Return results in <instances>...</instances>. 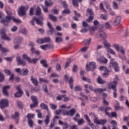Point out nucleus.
Returning <instances> with one entry per match:
<instances>
[{
  "instance_id": "obj_24",
  "label": "nucleus",
  "mask_w": 129,
  "mask_h": 129,
  "mask_svg": "<svg viewBox=\"0 0 129 129\" xmlns=\"http://www.w3.org/2000/svg\"><path fill=\"white\" fill-rule=\"evenodd\" d=\"M31 81H32V83H33V84L35 85V86H38V84H39V83H38V81L37 80V79L34 78V77L33 76H31Z\"/></svg>"
},
{
  "instance_id": "obj_4",
  "label": "nucleus",
  "mask_w": 129,
  "mask_h": 129,
  "mask_svg": "<svg viewBox=\"0 0 129 129\" xmlns=\"http://www.w3.org/2000/svg\"><path fill=\"white\" fill-rule=\"evenodd\" d=\"M9 107V100L7 99H2L0 100V108L5 109L6 107Z\"/></svg>"
},
{
  "instance_id": "obj_10",
  "label": "nucleus",
  "mask_w": 129,
  "mask_h": 129,
  "mask_svg": "<svg viewBox=\"0 0 129 129\" xmlns=\"http://www.w3.org/2000/svg\"><path fill=\"white\" fill-rule=\"evenodd\" d=\"M27 10H26V7L25 6H21L19 8L18 11V15L20 17H23V16H25L27 15Z\"/></svg>"
},
{
  "instance_id": "obj_8",
  "label": "nucleus",
  "mask_w": 129,
  "mask_h": 129,
  "mask_svg": "<svg viewBox=\"0 0 129 129\" xmlns=\"http://www.w3.org/2000/svg\"><path fill=\"white\" fill-rule=\"evenodd\" d=\"M118 76L117 75H115V78L113 79V81L109 83L108 85V88L110 89V87L112 86H115L116 87L117 85V81H118Z\"/></svg>"
},
{
  "instance_id": "obj_45",
  "label": "nucleus",
  "mask_w": 129,
  "mask_h": 129,
  "mask_svg": "<svg viewBox=\"0 0 129 129\" xmlns=\"http://www.w3.org/2000/svg\"><path fill=\"white\" fill-rule=\"evenodd\" d=\"M43 41H44V43H50L51 38L50 37H44L43 38Z\"/></svg>"
},
{
  "instance_id": "obj_59",
  "label": "nucleus",
  "mask_w": 129,
  "mask_h": 129,
  "mask_svg": "<svg viewBox=\"0 0 129 129\" xmlns=\"http://www.w3.org/2000/svg\"><path fill=\"white\" fill-rule=\"evenodd\" d=\"M46 48L48 49H54V45L51 44H45Z\"/></svg>"
},
{
  "instance_id": "obj_62",
  "label": "nucleus",
  "mask_w": 129,
  "mask_h": 129,
  "mask_svg": "<svg viewBox=\"0 0 129 129\" xmlns=\"http://www.w3.org/2000/svg\"><path fill=\"white\" fill-rule=\"evenodd\" d=\"M116 116H117V114L115 112H112L110 114V117H116Z\"/></svg>"
},
{
  "instance_id": "obj_54",
  "label": "nucleus",
  "mask_w": 129,
  "mask_h": 129,
  "mask_svg": "<svg viewBox=\"0 0 129 129\" xmlns=\"http://www.w3.org/2000/svg\"><path fill=\"white\" fill-rule=\"evenodd\" d=\"M23 70L21 69V68H16L15 69V72H16V73H19V74H20L21 75V73H22V71Z\"/></svg>"
},
{
  "instance_id": "obj_42",
  "label": "nucleus",
  "mask_w": 129,
  "mask_h": 129,
  "mask_svg": "<svg viewBox=\"0 0 129 129\" xmlns=\"http://www.w3.org/2000/svg\"><path fill=\"white\" fill-rule=\"evenodd\" d=\"M112 4H113V8L114 10H117L118 9V4H117V3L114 1L113 2Z\"/></svg>"
},
{
  "instance_id": "obj_20",
  "label": "nucleus",
  "mask_w": 129,
  "mask_h": 129,
  "mask_svg": "<svg viewBox=\"0 0 129 129\" xmlns=\"http://www.w3.org/2000/svg\"><path fill=\"white\" fill-rule=\"evenodd\" d=\"M112 89L113 91H114V92H113V97L114 98H116V97H117V94L116 93V91L117 90V88H116V86H112V87H110V88Z\"/></svg>"
},
{
  "instance_id": "obj_61",
  "label": "nucleus",
  "mask_w": 129,
  "mask_h": 129,
  "mask_svg": "<svg viewBox=\"0 0 129 129\" xmlns=\"http://www.w3.org/2000/svg\"><path fill=\"white\" fill-rule=\"evenodd\" d=\"M56 69L57 70V71H61V65H60V64L57 63L56 65Z\"/></svg>"
},
{
  "instance_id": "obj_41",
  "label": "nucleus",
  "mask_w": 129,
  "mask_h": 129,
  "mask_svg": "<svg viewBox=\"0 0 129 129\" xmlns=\"http://www.w3.org/2000/svg\"><path fill=\"white\" fill-rule=\"evenodd\" d=\"M3 81H5V75L0 71V82H3Z\"/></svg>"
},
{
  "instance_id": "obj_63",
  "label": "nucleus",
  "mask_w": 129,
  "mask_h": 129,
  "mask_svg": "<svg viewBox=\"0 0 129 129\" xmlns=\"http://www.w3.org/2000/svg\"><path fill=\"white\" fill-rule=\"evenodd\" d=\"M0 50L3 53H6V52H9V51H10L9 49H8L5 47H2Z\"/></svg>"
},
{
  "instance_id": "obj_19",
  "label": "nucleus",
  "mask_w": 129,
  "mask_h": 129,
  "mask_svg": "<svg viewBox=\"0 0 129 129\" xmlns=\"http://www.w3.org/2000/svg\"><path fill=\"white\" fill-rule=\"evenodd\" d=\"M22 58L24 59V60H26L27 62H29V63L32 62V59H31V57H29V56H28L26 53H24L22 55Z\"/></svg>"
},
{
  "instance_id": "obj_49",
  "label": "nucleus",
  "mask_w": 129,
  "mask_h": 129,
  "mask_svg": "<svg viewBox=\"0 0 129 129\" xmlns=\"http://www.w3.org/2000/svg\"><path fill=\"white\" fill-rule=\"evenodd\" d=\"M49 1H52V0H49ZM45 5L46 7H50V6H52V5H53V2H49L47 1V0H46V1L45 2Z\"/></svg>"
},
{
  "instance_id": "obj_29",
  "label": "nucleus",
  "mask_w": 129,
  "mask_h": 129,
  "mask_svg": "<svg viewBox=\"0 0 129 129\" xmlns=\"http://www.w3.org/2000/svg\"><path fill=\"white\" fill-rule=\"evenodd\" d=\"M1 36V38L3 40H7V41H11V38L10 37H9V36H8V35H7V34H3Z\"/></svg>"
},
{
  "instance_id": "obj_39",
  "label": "nucleus",
  "mask_w": 129,
  "mask_h": 129,
  "mask_svg": "<svg viewBox=\"0 0 129 129\" xmlns=\"http://www.w3.org/2000/svg\"><path fill=\"white\" fill-rule=\"evenodd\" d=\"M82 80H83L84 81H86L87 82H88V83H92V82H91V79H90V78H87L85 77H83Z\"/></svg>"
},
{
  "instance_id": "obj_51",
  "label": "nucleus",
  "mask_w": 129,
  "mask_h": 129,
  "mask_svg": "<svg viewBox=\"0 0 129 129\" xmlns=\"http://www.w3.org/2000/svg\"><path fill=\"white\" fill-rule=\"evenodd\" d=\"M54 32V28L51 27L49 28V30L47 31L48 35H53V32Z\"/></svg>"
},
{
  "instance_id": "obj_6",
  "label": "nucleus",
  "mask_w": 129,
  "mask_h": 129,
  "mask_svg": "<svg viewBox=\"0 0 129 129\" xmlns=\"http://www.w3.org/2000/svg\"><path fill=\"white\" fill-rule=\"evenodd\" d=\"M112 46L117 52H120L122 55H124V54H125V50H124V49H123L122 46H119V45L117 44H114Z\"/></svg>"
},
{
  "instance_id": "obj_12",
  "label": "nucleus",
  "mask_w": 129,
  "mask_h": 129,
  "mask_svg": "<svg viewBox=\"0 0 129 129\" xmlns=\"http://www.w3.org/2000/svg\"><path fill=\"white\" fill-rule=\"evenodd\" d=\"M16 61L17 62V65L18 66H20L21 65V66H23V67L26 66L27 63L24 60V59H22L21 58V57L17 56L16 57Z\"/></svg>"
},
{
  "instance_id": "obj_27",
  "label": "nucleus",
  "mask_w": 129,
  "mask_h": 129,
  "mask_svg": "<svg viewBox=\"0 0 129 129\" xmlns=\"http://www.w3.org/2000/svg\"><path fill=\"white\" fill-rule=\"evenodd\" d=\"M40 107L42 109H45L47 111H49V108H48V106L46 105V104L42 103L40 104Z\"/></svg>"
},
{
  "instance_id": "obj_33",
  "label": "nucleus",
  "mask_w": 129,
  "mask_h": 129,
  "mask_svg": "<svg viewBox=\"0 0 129 129\" xmlns=\"http://www.w3.org/2000/svg\"><path fill=\"white\" fill-rule=\"evenodd\" d=\"M49 18L53 22H57V17L51 14L48 15Z\"/></svg>"
},
{
  "instance_id": "obj_26",
  "label": "nucleus",
  "mask_w": 129,
  "mask_h": 129,
  "mask_svg": "<svg viewBox=\"0 0 129 129\" xmlns=\"http://www.w3.org/2000/svg\"><path fill=\"white\" fill-rule=\"evenodd\" d=\"M92 40V39H91V38H89L87 39H85L84 41L85 45L89 46V45H90V44H91Z\"/></svg>"
},
{
  "instance_id": "obj_34",
  "label": "nucleus",
  "mask_w": 129,
  "mask_h": 129,
  "mask_svg": "<svg viewBox=\"0 0 129 129\" xmlns=\"http://www.w3.org/2000/svg\"><path fill=\"white\" fill-rule=\"evenodd\" d=\"M111 109V108L109 107H106V108H105V114L106 115H108L109 117H110V113H108V111H109V110H110Z\"/></svg>"
},
{
  "instance_id": "obj_9",
  "label": "nucleus",
  "mask_w": 129,
  "mask_h": 129,
  "mask_svg": "<svg viewBox=\"0 0 129 129\" xmlns=\"http://www.w3.org/2000/svg\"><path fill=\"white\" fill-rule=\"evenodd\" d=\"M34 21L36 22V24L39 25V26H43L44 25L43 21L40 20V19L37 17H33L32 20L30 21V23H31L32 26H35V22H34Z\"/></svg>"
},
{
  "instance_id": "obj_15",
  "label": "nucleus",
  "mask_w": 129,
  "mask_h": 129,
  "mask_svg": "<svg viewBox=\"0 0 129 129\" xmlns=\"http://www.w3.org/2000/svg\"><path fill=\"white\" fill-rule=\"evenodd\" d=\"M97 36H99L103 40L106 39L107 35L105 32L102 30H99L97 33Z\"/></svg>"
},
{
  "instance_id": "obj_55",
  "label": "nucleus",
  "mask_w": 129,
  "mask_h": 129,
  "mask_svg": "<svg viewBox=\"0 0 129 129\" xmlns=\"http://www.w3.org/2000/svg\"><path fill=\"white\" fill-rule=\"evenodd\" d=\"M34 116H35V114L28 113L27 114V117L28 119H31V118H33Z\"/></svg>"
},
{
  "instance_id": "obj_58",
  "label": "nucleus",
  "mask_w": 129,
  "mask_h": 129,
  "mask_svg": "<svg viewBox=\"0 0 129 129\" xmlns=\"http://www.w3.org/2000/svg\"><path fill=\"white\" fill-rule=\"evenodd\" d=\"M43 91H44L45 93H48L49 90L48 89V87L47 85L43 86Z\"/></svg>"
},
{
  "instance_id": "obj_35",
  "label": "nucleus",
  "mask_w": 129,
  "mask_h": 129,
  "mask_svg": "<svg viewBox=\"0 0 129 129\" xmlns=\"http://www.w3.org/2000/svg\"><path fill=\"white\" fill-rule=\"evenodd\" d=\"M40 63L43 64V67L48 68V64H47V60L43 59L40 61Z\"/></svg>"
},
{
  "instance_id": "obj_37",
  "label": "nucleus",
  "mask_w": 129,
  "mask_h": 129,
  "mask_svg": "<svg viewBox=\"0 0 129 129\" xmlns=\"http://www.w3.org/2000/svg\"><path fill=\"white\" fill-rule=\"evenodd\" d=\"M84 122H85V121H84V119H83V118H81L80 120H77L78 125H82L83 123H84Z\"/></svg>"
},
{
  "instance_id": "obj_38",
  "label": "nucleus",
  "mask_w": 129,
  "mask_h": 129,
  "mask_svg": "<svg viewBox=\"0 0 129 129\" xmlns=\"http://www.w3.org/2000/svg\"><path fill=\"white\" fill-rule=\"evenodd\" d=\"M73 5L76 8H78L79 7V5L78 4V1L77 0H72Z\"/></svg>"
},
{
  "instance_id": "obj_7",
  "label": "nucleus",
  "mask_w": 129,
  "mask_h": 129,
  "mask_svg": "<svg viewBox=\"0 0 129 129\" xmlns=\"http://www.w3.org/2000/svg\"><path fill=\"white\" fill-rule=\"evenodd\" d=\"M96 68V64L95 62H91L89 63V66L88 67V64H87L86 69L87 71H94Z\"/></svg>"
},
{
  "instance_id": "obj_28",
  "label": "nucleus",
  "mask_w": 129,
  "mask_h": 129,
  "mask_svg": "<svg viewBox=\"0 0 129 129\" xmlns=\"http://www.w3.org/2000/svg\"><path fill=\"white\" fill-rule=\"evenodd\" d=\"M45 122L46 125H48L50 122V115H47L46 116V118L44 121Z\"/></svg>"
},
{
  "instance_id": "obj_16",
  "label": "nucleus",
  "mask_w": 129,
  "mask_h": 129,
  "mask_svg": "<svg viewBox=\"0 0 129 129\" xmlns=\"http://www.w3.org/2000/svg\"><path fill=\"white\" fill-rule=\"evenodd\" d=\"M120 22H121V17L118 16L116 17L114 21V26H117L120 24Z\"/></svg>"
},
{
  "instance_id": "obj_2",
  "label": "nucleus",
  "mask_w": 129,
  "mask_h": 129,
  "mask_svg": "<svg viewBox=\"0 0 129 129\" xmlns=\"http://www.w3.org/2000/svg\"><path fill=\"white\" fill-rule=\"evenodd\" d=\"M13 20V22L17 23V24H21L22 21L19 19H17L13 16H7L5 19L1 20V23L4 25V26H8L9 23L11 22V20Z\"/></svg>"
},
{
  "instance_id": "obj_53",
  "label": "nucleus",
  "mask_w": 129,
  "mask_h": 129,
  "mask_svg": "<svg viewBox=\"0 0 129 129\" xmlns=\"http://www.w3.org/2000/svg\"><path fill=\"white\" fill-rule=\"evenodd\" d=\"M36 112H37V113H38L37 115L38 118H42V113L41 112V110H37Z\"/></svg>"
},
{
  "instance_id": "obj_13",
  "label": "nucleus",
  "mask_w": 129,
  "mask_h": 129,
  "mask_svg": "<svg viewBox=\"0 0 129 129\" xmlns=\"http://www.w3.org/2000/svg\"><path fill=\"white\" fill-rule=\"evenodd\" d=\"M12 118L15 120L17 124H19V121L20 120V113L18 111L15 112L14 114L12 115Z\"/></svg>"
},
{
  "instance_id": "obj_52",
  "label": "nucleus",
  "mask_w": 129,
  "mask_h": 129,
  "mask_svg": "<svg viewBox=\"0 0 129 129\" xmlns=\"http://www.w3.org/2000/svg\"><path fill=\"white\" fill-rule=\"evenodd\" d=\"M55 41L56 43H61L63 42V39L61 37H56Z\"/></svg>"
},
{
  "instance_id": "obj_23",
  "label": "nucleus",
  "mask_w": 129,
  "mask_h": 129,
  "mask_svg": "<svg viewBox=\"0 0 129 129\" xmlns=\"http://www.w3.org/2000/svg\"><path fill=\"white\" fill-rule=\"evenodd\" d=\"M69 116H74L75 115V113H76V109L75 108H73L69 111Z\"/></svg>"
},
{
  "instance_id": "obj_64",
  "label": "nucleus",
  "mask_w": 129,
  "mask_h": 129,
  "mask_svg": "<svg viewBox=\"0 0 129 129\" xmlns=\"http://www.w3.org/2000/svg\"><path fill=\"white\" fill-rule=\"evenodd\" d=\"M62 14H70V10H69V9H66V10L62 11Z\"/></svg>"
},
{
  "instance_id": "obj_57",
  "label": "nucleus",
  "mask_w": 129,
  "mask_h": 129,
  "mask_svg": "<svg viewBox=\"0 0 129 129\" xmlns=\"http://www.w3.org/2000/svg\"><path fill=\"white\" fill-rule=\"evenodd\" d=\"M61 112L63 115H69V111L67 110H62Z\"/></svg>"
},
{
  "instance_id": "obj_21",
  "label": "nucleus",
  "mask_w": 129,
  "mask_h": 129,
  "mask_svg": "<svg viewBox=\"0 0 129 129\" xmlns=\"http://www.w3.org/2000/svg\"><path fill=\"white\" fill-rule=\"evenodd\" d=\"M103 91H106V88H97V89H95V93H102V92H103Z\"/></svg>"
},
{
  "instance_id": "obj_22",
  "label": "nucleus",
  "mask_w": 129,
  "mask_h": 129,
  "mask_svg": "<svg viewBox=\"0 0 129 129\" xmlns=\"http://www.w3.org/2000/svg\"><path fill=\"white\" fill-rule=\"evenodd\" d=\"M36 16H41L42 15V10L40 7H37V9L35 11Z\"/></svg>"
},
{
  "instance_id": "obj_32",
  "label": "nucleus",
  "mask_w": 129,
  "mask_h": 129,
  "mask_svg": "<svg viewBox=\"0 0 129 129\" xmlns=\"http://www.w3.org/2000/svg\"><path fill=\"white\" fill-rule=\"evenodd\" d=\"M110 123L112 124V128L117 129V127L116 126V125H117V123L116 122V121L112 120Z\"/></svg>"
},
{
  "instance_id": "obj_50",
  "label": "nucleus",
  "mask_w": 129,
  "mask_h": 129,
  "mask_svg": "<svg viewBox=\"0 0 129 129\" xmlns=\"http://www.w3.org/2000/svg\"><path fill=\"white\" fill-rule=\"evenodd\" d=\"M87 13L88 14H89L90 16L93 15V11L90 8H88L87 9Z\"/></svg>"
},
{
  "instance_id": "obj_40",
  "label": "nucleus",
  "mask_w": 129,
  "mask_h": 129,
  "mask_svg": "<svg viewBox=\"0 0 129 129\" xmlns=\"http://www.w3.org/2000/svg\"><path fill=\"white\" fill-rule=\"evenodd\" d=\"M4 72H5V74L8 76H10V75L12 74V72H11L10 70L5 69L4 70Z\"/></svg>"
},
{
  "instance_id": "obj_3",
  "label": "nucleus",
  "mask_w": 129,
  "mask_h": 129,
  "mask_svg": "<svg viewBox=\"0 0 129 129\" xmlns=\"http://www.w3.org/2000/svg\"><path fill=\"white\" fill-rule=\"evenodd\" d=\"M104 46L105 48H106V51L108 53H110V54H112V55H116L115 51L113 50V49L110 48V47H111V45H110V44L108 43V42L106 40H104Z\"/></svg>"
},
{
  "instance_id": "obj_43",
  "label": "nucleus",
  "mask_w": 129,
  "mask_h": 129,
  "mask_svg": "<svg viewBox=\"0 0 129 129\" xmlns=\"http://www.w3.org/2000/svg\"><path fill=\"white\" fill-rule=\"evenodd\" d=\"M38 102H33V103L30 105L31 108H35V107H37L38 106Z\"/></svg>"
},
{
  "instance_id": "obj_46",
  "label": "nucleus",
  "mask_w": 129,
  "mask_h": 129,
  "mask_svg": "<svg viewBox=\"0 0 129 129\" xmlns=\"http://www.w3.org/2000/svg\"><path fill=\"white\" fill-rule=\"evenodd\" d=\"M79 117H80V114L79 113H77L75 116L73 118V119L75 121H78Z\"/></svg>"
},
{
  "instance_id": "obj_25",
  "label": "nucleus",
  "mask_w": 129,
  "mask_h": 129,
  "mask_svg": "<svg viewBox=\"0 0 129 129\" xmlns=\"http://www.w3.org/2000/svg\"><path fill=\"white\" fill-rule=\"evenodd\" d=\"M29 74V70L26 69L25 70L22 69V73H21V75L22 76H26Z\"/></svg>"
},
{
  "instance_id": "obj_31",
  "label": "nucleus",
  "mask_w": 129,
  "mask_h": 129,
  "mask_svg": "<svg viewBox=\"0 0 129 129\" xmlns=\"http://www.w3.org/2000/svg\"><path fill=\"white\" fill-rule=\"evenodd\" d=\"M97 81L99 83V84H103L106 82L105 81H103L102 78H101V77H99L97 78Z\"/></svg>"
},
{
  "instance_id": "obj_18",
  "label": "nucleus",
  "mask_w": 129,
  "mask_h": 129,
  "mask_svg": "<svg viewBox=\"0 0 129 129\" xmlns=\"http://www.w3.org/2000/svg\"><path fill=\"white\" fill-rule=\"evenodd\" d=\"M58 123L60 125H62L63 129L68 128V123H67V122H63V121H62V120H59L58 121Z\"/></svg>"
},
{
  "instance_id": "obj_11",
  "label": "nucleus",
  "mask_w": 129,
  "mask_h": 129,
  "mask_svg": "<svg viewBox=\"0 0 129 129\" xmlns=\"http://www.w3.org/2000/svg\"><path fill=\"white\" fill-rule=\"evenodd\" d=\"M94 122L96 123V124L104 125V124L107 122V120L106 119L98 120V118L95 117V118L94 119Z\"/></svg>"
},
{
  "instance_id": "obj_17",
  "label": "nucleus",
  "mask_w": 129,
  "mask_h": 129,
  "mask_svg": "<svg viewBox=\"0 0 129 129\" xmlns=\"http://www.w3.org/2000/svg\"><path fill=\"white\" fill-rule=\"evenodd\" d=\"M97 61L100 63H104V64H106V63L108 62L107 59L105 58L103 56H102L100 58H97Z\"/></svg>"
},
{
  "instance_id": "obj_47",
  "label": "nucleus",
  "mask_w": 129,
  "mask_h": 129,
  "mask_svg": "<svg viewBox=\"0 0 129 129\" xmlns=\"http://www.w3.org/2000/svg\"><path fill=\"white\" fill-rule=\"evenodd\" d=\"M17 105L19 107V108H23L24 106V104H23V103L20 101H17Z\"/></svg>"
},
{
  "instance_id": "obj_1",
  "label": "nucleus",
  "mask_w": 129,
  "mask_h": 129,
  "mask_svg": "<svg viewBox=\"0 0 129 129\" xmlns=\"http://www.w3.org/2000/svg\"><path fill=\"white\" fill-rule=\"evenodd\" d=\"M114 59H111L110 62L109 64L108 70L107 68L104 67L103 71H107L108 72H111L112 68L114 69L115 72H119V66H118V63L116 61H113Z\"/></svg>"
},
{
  "instance_id": "obj_60",
  "label": "nucleus",
  "mask_w": 129,
  "mask_h": 129,
  "mask_svg": "<svg viewBox=\"0 0 129 129\" xmlns=\"http://www.w3.org/2000/svg\"><path fill=\"white\" fill-rule=\"evenodd\" d=\"M31 100L33 102H38V100L37 99V97L35 96H32L31 97Z\"/></svg>"
},
{
  "instance_id": "obj_56",
  "label": "nucleus",
  "mask_w": 129,
  "mask_h": 129,
  "mask_svg": "<svg viewBox=\"0 0 129 129\" xmlns=\"http://www.w3.org/2000/svg\"><path fill=\"white\" fill-rule=\"evenodd\" d=\"M71 63V60L68 59L67 63H66V66H64L65 69L67 68L68 67H69L70 66V63Z\"/></svg>"
},
{
  "instance_id": "obj_48",
  "label": "nucleus",
  "mask_w": 129,
  "mask_h": 129,
  "mask_svg": "<svg viewBox=\"0 0 129 129\" xmlns=\"http://www.w3.org/2000/svg\"><path fill=\"white\" fill-rule=\"evenodd\" d=\"M36 42L38 43V44H44V39L43 38H39L37 39Z\"/></svg>"
},
{
  "instance_id": "obj_30",
  "label": "nucleus",
  "mask_w": 129,
  "mask_h": 129,
  "mask_svg": "<svg viewBox=\"0 0 129 129\" xmlns=\"http://www.w3.org/2000/svg\"><path fill=\"white\" fill-rule=\"evenodd\" d=\"M28 123L29 127H34V121L33 120H32V119H29L28 120Z\"/></svg>"
},
{
  "instance_id": "obj_5",
  "label": "nucleus",
  "mask_w": 129,
  "mask_h": 129,
  "mask_svg": "<svg viewBox=\"0 0 129 129\" xmlns=\"http://www.w3.org/2000/svg\"><path fill=\"white\" fill-rule=\"evenodd\" d=\"M23 38L21 37H18L15 38L14 40V44L15 45L14 49H18L19 46L22 43Z\"/></svg>"
},
{
  "instance_id": "obj_14",
  "label": "nucleus",
  "mask_w": 129,
  "mask_h": 129,
  "mask_svg": "<svg viewBox=\"0 0 129 129\" xmlns=\"http://www.w3.org/2000/svg\"><path fill=\"white\" fill-rule=\"evenodd\" d=\"M11 88V86H5L3 87L2 92L5 96L9 97V92H8V89Z\"/></svg>"
},
{
  "instance_id": "obj_44",
  "label": "nucleus",
  "mask_w": 129,
  "mask_h": 129,
  "mask_svg": "<svg viewBox=\"0 0 129 129\" xmlns=\"http://www.w3.org/2000/svg\"><path fill=\"white\" fill-rule=\"evenodd\" d=\"M104 28H105V29H110L111 28L110 23L109 22H106L104 25Z\"/></svg>"
},
{
  "instance_id": "obj_36",
  "label": "nucleus",
  "mask_w": 129,
  "mask_h": 129,
  "mask_svg": "<svg viewBox=\"0 0 129 129\" xmlns=\"http://www.w3.org/2000/svg\"><path fill=\"white\" fill-rule=\"evenodd\" d=\"M23 92H17L15 94V97H21L23 95Z\"/></svg>"
}]
</instances>
